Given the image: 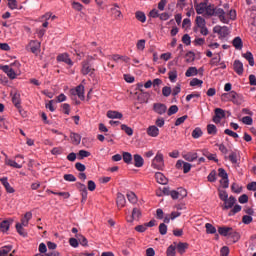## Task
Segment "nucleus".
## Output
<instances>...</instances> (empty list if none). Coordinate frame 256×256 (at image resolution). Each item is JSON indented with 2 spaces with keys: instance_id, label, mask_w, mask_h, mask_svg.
<instances>
[{
  "instance_id": "f257e3e1",
  "label": "nucleus",
  "mask_w": 256,
  "mask_h": 256,
  "mask_svg": "<svg viewBox=\"0 0 256 256\" xmlns=\"http://www.w3.org/2000/svg\"><path fill=\"white\" fill-rule=\"evenodd\" d=\"M208 17H218L221 23L228 24L229 18H227V12L222 8L215 7L214 5H207L206 11L204 12Z\"/></svg>"
},
{
  "instance_id": "f03ea898",
  "label": "nucleus",
  "mask_w": 256,
  "mask_h": 256,
  "mask_svg": "<svg viewBox=\"0 0 256 256\" xmlns=\"http://www.w3.org/2000/svg\"><path fill=\"white\" fill-rule=\"evenodd\" d=\"M221 99L225 102L231 101L234 105H241L243 103V96L235 91L222 94Z\"/></svg>"
},
{
  "instance_id": "7ed1b4c3",
  "label": "nucleus",
  "mask_w": 256,
  "mask_h": 256,
  "mask_svg": "<svg viewBox=\"0 0 256 256\" xmlns=\"http://www.w3.org/2000/svg\"><path fill=\"white\" fill-rule=\"evenodd\" d=\"M151 167L158 171H163V169H165V157L161 151H158L152 159Z\"/></svg>"
},
{
  "instance_id": "20e7f679",
  "label": "nucleus",
  "mask_w": 256,
  "mask_h": 256,
  "mask_svg": "<svg viewBox=\"0 0 256 256\" xmlns=\"http://www.w3.org/2000/svg\"><path fill=\"white\" fill-rule=\"evenodd\" d=\"M163 193L164 195H170L172 199H185L187 196V190L184 188H178L172 191H170L169 188H164Z\"/></svg>"
},
{
  "instance_id": "39448f33",
  "label": "nucleus",
  "mask_w": 256,
  "mask_h": 256,
  "mask_svg": "<svg viewBox=\"0 0 256 256\" xmlns=\"http://www.w3.org/2000/svg\"><path fill=\"white\" fill-rule=\"evenodd\" d=\"M213 32L217 33V35H219V39H221L223 41V39H227V37H229V27L227 26H215L213 28Z\"/></svg>"
},
{
  "instance_id": "423d86ee",
  "label": "nucleus",
  "mask_w": 256,
  "mask_h": 256,
  "mask_svg": "<svg viewBox=\"0 0 256 256\" xmlns=\"http://www.w3.org/2000/svg\"><path fill=\"white\" fill-rule=\"evenodd\" d=\"M153 111L157 113V115H165L167 113V105L163 103H154Z\"/></svg>"
},
{
  "instance_id": "0eeeda50",
  "label": "nucleus",
  "mask_w": 256,
  "mask_h": 256,
  "mask_svg": "<svg viewBox=\"0 0 256 256\" xmlns=\"http://www.w3.org/2000/svg\"><path fill=\"white\" fill-rule=\"evenodd\" d=\"M81 73H82V75H90L91 76L95 73V69L91 68L89 61H83Z\"/></svg>"
},
{
  "instance_id": "6e6552de",
  "label": "nucleus",
  "mask_w": 256,
  "mask_h": 256,
  "mask_svg": "<svg viewBox=\"0 0 256 256\" xmlns=\"http://www.w3.org/2000/svg\"><path fill=\"white\" fill-rule=\"evenodd\" d=\"M214 117H213V122L218 124L221 123V119H225V110L221 109V108H216L214 110Z\"/></svg>"
},
{
  "instance_id": "1a4fd4ad",
  "label": "nucleus",
  "mask_w": 256,
  "mask_h": 256,
  "mask_svg": "<svg viewBox=\"0 0 256 256\" xmlns=\"http://www.w3.org/2000/svg\"><path fill=\"white\" fill-rule=\"evenodd\" d=\"M0 69L4 73H6L7 77H9V79H17V73H15V70H13V68H11V66L4 65V66H1Z\"/></svg>"
},
{
  "instance_id": "9d476101",
  "label": "nucleus",
  "mask_w": 256,
  "mask_h": 256,
  "mask_svg": "<svg viewBox=\"0 0 256 256\" xmlns=\"http://www.w3.org/2000/svg\"><path fill=\"white\" fill-rule=\"evenodd\" d=\"M112 17L114 19H123V13L120 10L119 4H113V7L110 9Z\"/></svg>"
},
{
  "instance_id": "9b49d317",
  "label": "nucleus",
  "mask_w": 256,
  "mask_h": 256,
  "mask_svg": "<svg viewBox=\"0 0 256 256\" xmlns=\"http://www.w3.org/2000/svg\"><path fill=\"white\" fill-rule=\"evenodd\" d=\"M57 61L66 63V65L73 67V60H71V58L69 57V54H67V53L59 54L57 56Z\"/></svg>"
},
{
  "instance_id": "f8f14e48",
  "label": "nucleus",
  "mask_w": 256,
  "mask_h": 256,
  "mask_svg": "<svg viewBox=\"0 0 256 256\" xmlns=\"http://www.w3.org/2000/svg\"><path fill=\"white\" fill-rule=\"evenodd\" d=\"M72 95H77L81 101L85 99V86L79 85L75 90H72Z\"/></svg>"
},
{
  "instance_id": "ddd939ff",
  "label": "nucleus",
  "mask_w": 256,
  "mask_h": 256,
  "mask_svg": "<svg viewBox=\"0 0 256 256\" xmlns=\"http://www.w3.org/2000/svg\"><path fill=\"white\" fill-rule=\"evenodd\" d=\"M2 154L5 156V165H8V167H13L14 169H21L23 167V165L17 163L14 160L9 159L7 154H5L4 152H2Z\"/></svg>"
},
{
  "instance_id": "4468645a",
  "label": "nucleus",
  "mask_w": 256,
  "mask_h": 256,
  "mask_svg": "<svg viewBox=\"0 0 256 256\" xmlns=\"http://www.w3.org/2000/svg\"><path fill=\"white\" fill-rule=\"evenodd\" d=\"M183 159H185V161H188L189 163H193V161H197V158L199 157V155L197 154V152H187L185 154H182Z\"/></svg>"
},
{
  "instance_id": "2eb2a0df",
  "label": "nucleus",
  "mask_w": 256,
  "mask_h": 256,
  "mask_svg": "<svg viewBox=\"0 0 256 256\" xmlns=\"http://www.w3.org/2000/svg\"><path fill=\"white\" fill-rule=\"evenodd\" d=\"M224 7H225L224 13H226L228 23H229V19L235 20V18L237 17V12L233 9L229 10V4H225Z\"/></svg>"
},
{
  "instance_id": "dca6fc26",
  "label": "nucleus",
  "mask_w": 256,
  "mask_h": 256,
  "mask_svg": "<svg viewBox=\"0 0 256 256\" xmlns=\"http://www.w3.org/2000/svg\"><path fill=\"white\" fill-rule=\"evenodd\" d=\"M13 224V219L4 220L0 223V230L2 233H7L11 225Z\"/></svg>"
},
{
  "instance_id": "f3484780",
  "label": "nucleus",
  "mask_w": 256,
  "mask_h": 256,
  "mask_svg": "<svg viewBox=\"0 0 256 256\" xmlns=\"http://www.w3.org/2000/svg\"><path fill=\"white\" fill-rule=\"evenodd\" d=\"M0 182L6 189L7 193H15V189L9 184V179L7 177L0 178Z\"/></svg>"
},
{
  "instance_id": "a211bd4d",
  "label": "nucleus",
  "mask_w": 256,
  "mask_h": 256,
  "mask_svg": "<svg viewBox=\"0 0 256 256\" xmlns=\"http://www.w3.org/2000/svg\"><path fill=\"white\" fill-rule=\"evenodd\" d=\"M12 103L17 109H21V94L19 92L11 93Z\"/></svg>"
},
{
  "instance_id": "6ab92c4d",
  "label": "nucleus",
  "mask_w": 256,
  "mask_h": 256,
  "mask_svg": "<svg viewBox=\"0 0 256 256\" xmlns=\"http://www.w3.org/2000/svg\"><path fill=\"white\" fill-rule=\"evenodd\" d=\"M233 68L235 73H237V75H243V62H241V60H235L234 64H233Z\"/></svg>"
},
{
  "instance_id": "aec40b11",
  "label": "nucleus",
  "mask_w": 256,
  "mask_h": 256,
  "mask_svg": "<svg viewBox=\"0 0 256 256\" xmlns=\"http://www.w3.org/2000/svg\"><path fill=\"white\" fill-rule=\"evenodd\" d=\"M146 133L149 137H159V128L156 125L149 126Z\"/></svg>"
},
{
  "instance_id": "412c9836",
  "label": "nucleus",
  "mask_w": 256,
  "mask_h": 256,
  "mask_svg": "<svg viewBox=\"0 0 256 256\" xmlns=\"http://www.w3.org/2000/svg\"><path fill=\"white\" fill-rule=\"evenodd\" d=\"M235 203H237V199H235V197H233V196H230L229 198L224 200L223 209H232L234 207Z\"/></svg>"
},
{
  "instance_id": "4be33fe9",
  "label": "nucleus",
  "mask_w": 256,
  "mask_h": 256,
  "mask_svg": "<svg viewBox=\"0 0 256 256\" xmlns=\"http://www.w3.org/2000/svg\"><path fill=\"white\" fill-rule=\"evenodd\" d=\"M28 47H30L32 53H38L39 49H41V42L37 40H31Z\"/></svg>"
},
{
  "instance_id": "5701e85b",
  "label": "nucleus",
  "mask_w": 256,
  "mask_h": 256,
  "mask_svg": "<svg viewBox=\"0 0 256 256\" xmlns=\"http://www.w3.org/2000/svg\"><path fill=\"white\" fill-rule=\"evenodd\" d=\"M116 203H117V206L120 208L125 207V204L127 203V200L125 199V195H123L121 192L117 193Z\"/></svg>"
},
{
  "instance_id": "b1692460",
  "label": "nucleus",
  "mask_w": 256,
  "mask_h": 256,
  "mask_svg": "<svg viewBox=\"0 0 256 256\" xmlns=\"http://www.w3.org/2000/svg\"><path fill=\"white\" fill-rule=\"evenodd\" d=\"M231 231H233L232 227H219L218 228V233L219 235H222V237H229V235H231Z\"/></svg>"
},
{
  "instance_id": "393cba45",
  "label": "nucleus",
  "mask_w": 256,
  "mask_h": 256,
  "mask_svg": "<svg viewBox=\"0 0 256 256\" xmlns=\"http://www.w3.org/2000/svg\"><path fill=\"white\" fill-rule=\"evenodd\" d=\"M134 167H143L145 165V160L143 159V156L139 154H135L134 157Z\"/></svg>"
},
{
  "instance_id": "a878e982",
  "label": "nucleus",
  "mask_w": 256,
  "mask_h": 256,
  "mask_svg": "<svg viewBox=\"0 0 256 256\" xmlns=\"http://www.w3.org/2000/svg\"><path fill=\"white\" fill-rule=\"evenodd\" d=\"M207 9V2H201L195 5V10L198 15H203Z\"/></svg>"
},
{
  "instance_id": "bb28decb",
  "label": "nucleus",
  "mask_w": 256,
  "mask_h": 256,
  "mask_svg": "<svg viewBox=\"0 0 256 256\" xmlns=\"http://www.w3.org/2000/svg\"><path fill=\"white\" fill-rule=\"evenodd\" d=\"M232 45L235 49H237V51H241V49H243V40L241 37L237 36L233 39Z\"/></svg>"
},
{
  "instance_id": "cd10ccee",
  "label": "nucleus",
  "mask_w": 256,
  "mask_h": 256,
  "mask_svg": "<svg viewBox=\"0 0 256 256\" xmlns=\"http://www.w3.org/2000/svg\"><path fill=\"white\" fill-rule=\"evenodd\" d=\"M176 249H177L178 253H180V255H183V253H185V251H187V249H189V243L179 242L176 245Z\"/></svg>"
},
{
  "instance_id": "c85d7f7f",
  "label": "nucleus",
  "mask_w": 256,
  "mask_h": 256,
  "mask_svg": "<svg viewBox=\"0 0 256 256\" xmlns=\"http://www.w3.org/2000/svg\"><path fill=\"white\" fill-rule=\"evenodd\" d=\"M242 57H244V59L248 61L250 67H253L255 65V58L253 57V53H251L250 51L242 54Z\"/></svg>"
},
{
  "instance_id": "c756f323",
  "label": "nucleus",
  "mask_w": 256,
  "mask_h": 256,
  "mask_svg": "<svg viewBox=\"0 0 256 256\" xmlns=\"http://www.w3.org/2000/svg\"><path fill=\"white\" fill-rule=\"evenodd\" d=\"M138 102L143 103H149V93L147 92H141L137 95Z\"/></svg>"
},
{
  "instance_id": "7c9ffc66",
  "label": "nucleus",
  "mask_w": 256,
  "mask_h": 256,
  "mask_svg": "<svg viewBox=\"0 0 256 256\" xmlns=\"http://www.w3.org/2000/svg\"><path fill=\"white\" fill-rule=\"evenodd\" d=\"M155 178L157 183H159L160 185H167V177H165L163 173L157 172L155 174Z\"/></svg>"
},
{
  "instance_id": "2f4dec72",
  "label": "nucleus",
  "mask_w": 256,
  "mask_h": 256,
  "mask_svg": "<svg viewBox=\"0 0 256 256\" xmlns=\"http://www.w3.org/2000/svg\"><path fill=\"white\" fill-rule=\"evenodd\" d=\"M108 119H123V114L118 111L109 110L107 112Z\"/></svg>"
},
{
  "instance_id": "473e14b6",
  "label": "nucleus",
  "mask_w": 256,
  "mask_h": 256,
  "mask_svg": "<svg viewBox=\"0 0 256 256\" xmlns=\"http://www.w3.org/2000/svg\"><path fill=\"white\" fill-rule=\"evenodd\" d=\"M70 139L73 145H79L81 143V135L75 132L70 133Z\"/></svg>"
},
{
  "instance_id": "72a5a7b5",
  "label": "nucleus",
  "mask_w": 256,
  "mask_h": 256,
  "mask_svg": "<svg viewBox=\"0 0 256 256\" xmlns=\"http://www.w3.org/2000/svg\"><path fill=\"white\" fill-rule=\"evenodd\" d=\"M77 189H79V191L81 192L82 195V199H87V186H85V184L83 183H77L76 184Z\"/></svg>"
},
{
  "instance_id": "f704fd0d",
  "label": "nucleus",
  "mask_w": 256,
  "mask_h": 256,
  "mask_svg": "<svg viewBox=\"0 0 256 256\" xmlns=\"http://www.w3.org/2000/svg\"><path fill=\"white\" fill-rule=\"evenodd\" d=\"M140 218H141V210L139 208H133L132 219L130 220V223H133V221H139Z\"/></svg>"
},
{
  "instance_id": "c9c22d12",
  "label": "nucleus",
  "mask_w": 256,
  "mask_h": 256,
  "mask_svg": "<svg viewBox=\"0 0 256 256\" xmlns=\"http://www.w3.org/2000/svg\"><path fill=\"white\" fill-rule=\"evenodd\" d=\"M13 250V245H5L0 248V256H7Z\"/></svg>"
},
{
  "instance_id": "e433bc0d",
  "label": "nucleus",
  "mask_w": 256,
  "mask_h": 256,
  "mask_svg": "<svg viewBox=\"0 0 256 256\" xmlns=\"http://www.w3.org/2000/svg\"><path fill=\"white\" fill-rule=\"evenodd\" d=\"M205 26H207V22L205 21V18H203L201 16H197L195 31H197V29H199L200 27H205Z\"/></svg>"
},
{
  "instance_id": "4c0bfd02",
  "label": "nucleus",
  "mask_w": 256,
  "mask_h": 256,
  "mask_svg": "<svg viewBox=\"0 0 256 256\" xmlns=\"http://www.w3.org/2000/svg\"><path fill=\"white\" fill-rule=\"evenodd\" d=\"M122 159L124 163H126L127 165H131V162L133 161V155H131V153L129 152H123Z\"/></svg>"
},
{
  "instance_id": "58836bf2",
  "label": "nucleus",
  "mask_w": 256,
  "mask_h": 256,
  "mask_svg": "<svg viewBox=\"0 0 256 256\" xmlns=\"http://www.w3.org/2000/svg\"><path fill=\"white\" fill-rule=\"evenodd\" d=\"M199 70H197V67H189L185 73L186 77H195V75H198Z\"/></svg>"
},
{
  "instance_id": "ea45409f",
  "label": "nucleus",
  "mask_w": 256,
  "mask_h": 256,
  "mask_svg": "<svg viewBox=\"0 0 256 256\" xmlns=\"http://www.w3.org/2000/svg\"><path fill=\"white\" fill-rule=\"evenodd\" d=\"M135 17H136L137 21H140V23H145V21H147V16L142 11H137L135 13Z\"/></svg>"
},
{
  "instance_id": "a19ab883",
  "label": "nucleus",
  "mask_w": 256,
  "mask_h": 256,
  "mask_svg": "<svg viewBox=\"0 0 256 256\" xmlns=\"http://www.w3.org/2000/svg\"><path fill=\"white\" fill-rule=\"evenodd\" d=\"M168 79L171 83H177V70L173 69L168 73Z\"/></svg>"
},
{
  "instance_id": "79ce46f5",
  "label": "nucleus",
  "mask_w": 256,
  "mask_h": 256,
  "mask_svg": "<svg viewBox=\"0 0 256 256\" xmlns=\"http://www.w3.org/2000/svg\"><path fill=\"white\" fill-rule=\"evenodd\" d=\"M203 155H204V157H207V159H209V161H215L216 163H217V161H219V159H217V154H211L207 150L203 151Z\"/></svg>"
},
{
  "instance_id": "37998d69",
  "label": "nucleus",
  "mask_w": 256,
  "mask_h": 256,
  "mask_svg": "<svg viewBox=\"0 0 256 256\" xmlns=\"http://www.w3.org/2000/svg\"><path fill=\"white\" fill-rule=\"evenodd\" d=\"M129 203H132L133 205H135V203H137V195H135L134 192H128L126 195Z\"/></svg>"
},
{
  "instance_id": "c03bdc74",
  "label": "nucleus",
  "mask_w": 256,
  "mask_h": 256,
  "mask_svg": "<svg viewBox=\"0 0 256 256\" xmlns=\"http://www.w3.org/2000/svg\"><path fill=\"white\" fill-rule=\"evenodd\" d=\"M192 137L193 139H199V137H203V130H201L199 127H196L192 131Z\"/></svg>"
},
{
  "instance_id": "a18cd8bd",
  "label": "nucleus",
  "mask_w": 256,
  "mask_h": 256,
  "mask_svg": "<svg viewBox=\"0 0 256 256\" xmlns=\"http://www.w3.org/2000/svg\"><path fill=\"white\" fill-rule=\"evenodd\" d=\"M207 133L208 135H217V126L215 124H208Z\"/></svg>"
},
{
  "instance_id": "49530a36",
  "label": "nucleus",
  "mask_w": 256,
  "mask_h": 256,
  "mask_svg": "<svg viewBox=\"0 0 256 256\" xmlns=\"http://www.w3.org/2000/svg\"><path fill=\"white\" fill-rule=\"evenodd\" d=\"M205 227H206V233L210 235H215V233H217V228L212 226L211 223H206Z\"/></svg>"
},
{
  "instance_id": "de8ad7c7",
  "label": "nucleus",
  "mask_w": 256,
  "mask_h": 256,
  "mask_svg": "<svg viewBox=\"0 0 256 256\" xmlns=\"http://www.w3.org/2000/svg\"><path fill=\"white\" fill-rule=\"evenodd\" d=\"M203 80H199L198 78H193L190 81V87H202Z\"/></svg>"
},
{
  "instance_id": "09e8293b",
  "label": "nucleus",
  "mask_w": 256,
  "mask_h": 256,
  "mask_svg": "<svg viewBox=\"0 0 256 256\" xmlns=\"http://www.w3.org/2000/svg\"><path fill=\"white\" fill-rule=\"evenodd\" d=\"M24 226H22L20 223L16 224V231L21 235L22 237H27V232H25V229H23Z\"/></svg>"
},
{
  "instance_id": "8fccbe9b",
  "label": "nucleus",
  "mask_w": 256,
  "mask_h": 256,
  "mask_svg": "<svg viewBox=\"0 0 256 256\" xmlns=\"http://www.w3.org/2000/svg\"><path fill=\"white\" fill-rule=\"evenodd\" d=\"M121 129H122V131H124L126 133V135H129V137H131L133 135V128H131L125 124H122Z\"/></svg>"
},
{
  "instance_id": "3c124183",
  "label": "nucleus",
  "mask_w": 256,
  "mask_h": 256,
  "mask_svg": "<svg viewBox=\"0 0 256 256\" xmlns=\"http://www.w3.org/2000/svg\"><path fill=\"white\" fill-rule=\"evenodd\" d=\"M207 179L210 183H215L217 181V172H215V170L211 171Z\"/></svg>"
},
{
  "instance_id": "603ef678",
  "label": "nucleus",
  "mask_w": 256,
  "mask_h": 256,
  "mask_svg": "<svg viewBox=\"0 0 256 256\" xmlns=\"http://www.w3.org/2000/svg\"><path fill=\"white\" fill-rule=\"evenodd\" d=\"M175 249H177L175 245H170L167 248L166 255L167 256H175L176 255Z\"/></svg>"
},
{
  "instance_id": "864d4df0",
  "label": "nucleus",
  "mask_w": 256,
  "mask_h": 256,
  "mask_svg": "<svg viewBox=\"0 0 256 256\" xmlns=\"http://www.w3.org/2000/svg\"><path fill=\"white\" fill-rule=\"evenodd\" d=\"M171 93H172L171 87H169V86H164V87L162 88V95H163L164 97H169V96L171 95Z\"/></svg>"
},
{
  "instance_id": "5fc2aeb1",
  "label": "nucleus",
  "mask_w": 256,
  "mask_h": 256,
  "mask_svg": "<svg viewBox=\"0 0 256 256\" xmlns=\"http://www.w3.org/2000/svg\"><path fill=\"white\" fill-rule=\"evenodd\" d=\"M241 211V205H235L233 209L229 212V216L233 217V215H236V213H239Z\"/></svg>"
},
{
  "instance_id": "6e6d98bb",
  "label": "nucleus",
  "mask_w": 256,
  "mask_h": 256,
  "mask_svg": "<svg viewBox=\"0 0 256 256\" xmlns=\"http://www.w3.org/2000/svg\"><path fill=\"white\" fill-rule=\"evenodd\" d=\"M78 157H80V159H85V157H91V152L87 150H80L78 153Z\"/></svg>"
},
{
  "instance_id": "4d7b16f0",
  "label": "nucleus",
  "mask_w": 256,
  "mask_h": 256,
  "mask_svg": "<svg viewBox=\"0 0 256 256\" xmlns=\"http://www.w3.org/2000/svg\"><path fill=\"white\" fill-rule=\"evenodd\" d=\"M218 177H221V179H227L229 178V175L227 174V171L223 168L218 169Z\"/></svg>"
},
{
  "instance_id": "13d9d810",
  "label": "nucleus",
  "mask_w": 256,
  "mask_h": 256,
  "mask_svg": "<svg viewBox=\"0 0 256 256\" xmlns=\"http://www.w3.org/2000/svg\"><path fill=\"white\" fill-rule=\"evenodd\" d=\"M136 47L138 51H145V39H141L137 42Z\"/></svg>"
},
{
  "instance_id": "bf43d9fd",
  "label": "nucleus",
  "mask_w": 256,
  "mask_h": 256,
  "mask_svg": "<svg viewBox=\"0 0 256 256\" xmlns=\"http://www.w3.org/2000/svg\"><path fill=\"white\" fill-rule=\"evenodd\" d=\"M177 111H179V107H177V105L170 106V108L168 109V116L171 117V115H175Z\"/></svg>"
},
{
  "instance_id": "052dcab7",
  "label": "nucleus",
  "mask_w": 256,
  "mask_h": 256,
  "mask_svg": "<svg viewBox=\"0 0 256 256\" xmlns=\"http://www.w3.org/2000/svg\"><path fill=\"white\" fill-rule=\"evenodd\" d=\"M219 198L221 199V201L225 202L227 199H229V194H227V191H225V190H220Z\"/></svg>"
},
{
  "instance_id": "680f3d73",
  "label": "nucleus",
  "mask_w": 256,
  "mask_h": 256,
  "mask_svg": "<svg viewBox=\"0 0 256 256\" xmlns=\"http://www.w3.org/2000/svg\"><path fill=\"white\" fill-rule=\"evenodd\" d=\"M231 190L233 191V193H238V194L241 193V191H243L241 186H239V184H237V183L232 184Z\"/></svg>"
},
{
  "instance_id": "e2e57ef3",
  "label": "nucleus",
  "mask_w": 256,
  "mask_h": 256,
  "mask_svg": "<svg viewBox=\"0 0 256 256\" xmlns=\"http://www.w3.org/2000/svg\"><path fill=\"white\" fill-rule=\"evenodd\" d=\"M181 93V84H177L173 89H172V95L173 97H177Z\"/></svg>"
},
{
  "instance_id": "0e129e2a",
  "label": "nucleus",
  "mask_w": 256,
  "mask_h": 256,
  "mask_svg": "<svg viewBox=\"0 0 256 256\" xmlns=\"http://www.w3.org/2000/svg\"><path fill=\"white\" fill-rule=\"evenodd\" d=\"M77 239H78V241H79V243H80V245H82L83 247H87V238H85V236H83V235H78L77 236Z\"/></svg>"
},
{
  "instance_id": "69168bd1",
  "label": "nucleus",
  "mask_w": 256,
  "mask_h": 256,
  "mask_svg": "<svg viewBox=\"0 0 256 256\" xmlns=\"http://www.w3.org/2000/svg\"><path fill=\"white\" fill-rule=\"evenodd\" d=\"M182 43H184V45H191V36H189V34H184L182 37Z\"/></svg>"
},
{
  "instance_id": "338daca9",
  "label": "nucleus",
  "mask_w": 256,
  "mask_h": 256,
  "mask_svg": "<svg viewBox=\"0 0 256 256\" xmlns=\"http://www.w3.org/2000/svg\"><path fill=\"white\" fill-rule=\"evenodd\" d=\"M159 233L160 235H167V226L165 225V223H161L159 225Z\"/></svg>"
},
{
  "instance_id": "774afa93",
  "label": "nucleus",
  "mask_w": 256,
  "mask_h": 256,
  "mask_svg": "<svg viewBox=\"0 0 256 256\" xmlns=\"http://www.w3.org/2000/svg\"><path fill=\"white\" fill-rule=\"evenodd\" d=\"M8 7L9 9H12V11L17 9V0H8Z\"/></svg>"
}]
</instances>
